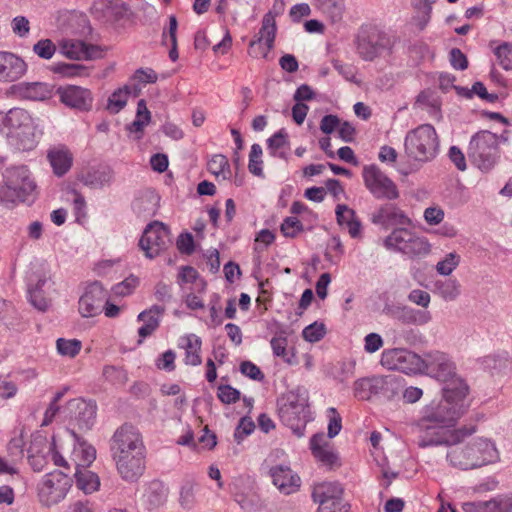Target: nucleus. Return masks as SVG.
<instances>
[{
  "label": "nucleus",
  "instance_id": "nucleus-1",
  "mask_svg": "<svg viewBox=\"0 0 512 512\" xmlns=\"http://www.w3.org/2000/svg\"><path fill=\"white\" fill-rule=\"evenodd\" d=\"M443 397L425 406L416 423L418 445L422 448L442 444H460L478 432L475 423L453 427L468 408L466 397L469 388L464 380H456L443 387Z\"/></svg>",
  "mask_w": 512,
  "mask_h": 512
},
{
  "label": "nucleus",
  "instance_id": "nucleus-2",
  "mask_svg": "<svg viewBox=\"0 0 512 512\" xmlns=\"http://www.w3.org/2000/svg\"><path fill=\"white\" fill-rule=\"evenodd\" d=\"M110 450L116 468L125 481L138 480L146 468V447L137 428L124 424L113 434Z\"/></svg>",
  "mask_w": 512,
  "mask_h": 512
},
{
  "label": "nucleus",
  "instance_id": "nucleus-3",
  "mask_svg": "<svg viewBox=\"0 0 512 512\" xmlns=\"http://www.w3.org/2000/svg\"><path fill=\"white\" fill-rule=\"evenodd\" d=\"M445 444L448 447L446 460L460 470H472L496 463L500 453L496 443L487 437H477L466 444Z\"/></svg>",
  "mask_w": 512,
  "mask_h": 512
},
{
  "label": "nucleus",
  "instance_id": "nucleus-4",
  "mask_svg": "<svg viewBox=\"0 0 512 512\" xmlns=\"http://www.w3.org/2000/svg\"><path fill=\"white\" fill-rule=\"evenodd\" d=\"M278 414L282 423L297 437L304 436L310 418L308 390L298 386L283 394L278 399Z\"/></svg>",
  "mask_w": 512,
  "mask_h": 512
},
{
  "label": "nucleus",
  "instance_id": "nucleus-5",
  "mask_svg": "<svg viewBox=\"0 0 512 512\" xmlns=\"http://www.w3.org/2000/svg\"><path fill=\"white\" fill-rule=\"evenodd\" d=\"M0 131L15 141V145L20 150H32L37 144L33 119L24 109L12 108L8 112L0 111Z\"/></svg>",
  "mask_w": 512,
  "mask_h": 512
},
{
  "label": "nucleus",
  "instance_id": "nucleus-6",
  "mask_svg": "<svg viewBox=\"0 0 512 512\" xmlns=\"http://www.w3.org/2000/svg\"><path fill=\"white\" fill-rule=\"evenodd\" d=\"M440 141L435 128L421 124L410 130L404 140L406 156L420 164L432 161L439 152Z\"/></svg>",
  "mask_w": 512,
  "mask_h": 512
},
{
  "label": "nucleus",
  "instance_id": "nucleus-7",
  "mask_svg": "<svg viewBox=\"0 0 512 512\" xmlns=\"http://www.w3.org/2000/svg\"><path fill=\"white\" fill-rule=\"evenodd\" d=\"M383 246L392 252L400 253L411 260H420L431 253V244L427 238L404 227L394 228L383 239Z\"/></svg>",
  "mask_w": 512,
  "mask_h": 512
},
{
  "label": "nucleus",
  "instance_id": "nucleus-8",
  "mask_svg": "<svg viewBox=\"0 0 512 512\" xmlns=\"http://www.w3.org/2000/svg\"><path fill=\"white\" fill-rule=\"evenodd\" d=\"M468 156L481 171H490L500 158L498 135L488 130L475 133L469 142Z\"/></svg>",
  "mask_w": 512,
  "mask_h": 512
},
{
  "label": "nucleus",
  "instance_id": "nucleus-9",
  "mask_svg": "<svg viewBox=\"0 0 512 512\" xmlns=\"http://www.w3.org/2000/svg\"><path fill=\"white\" fill-rule=\"evenodd\" d=\"M395 44V37L376 27L361 31L358 36L357 50L360 57L366 61L390 54Z\"/></svg>",
  "mask_w": 512,
  "mask_h": 512
},
{
  "label": "nucleus",
  "instance_id": "nucleus-10",
  "mask_svg": "<svg viewBox=\"0 0 512 512\" xmlns=\"http://www.w3.org/2000/svg\"><path fill=\"white\" fill-rule=\"evenodd\" d=\"M72 486V479L65 473L53 471L47 473L38 485V497L41 504L50 507L61 502Z\"/></svg>",
  "mask_w": 512,
  "mask_h": 512
},
{
  "label": "nucleus",
  "instance_id": "nucleus-11",
  "mask_svg": "<svg viewBox=\"0 0 512 512\" xmlns=\"http://www.w3.org/2000/svg\"><path fill=\"white\" fill-rule=\"evenodd\" d=\"M380 363L388 370H397L405 374H417L424 371V359L405 348L386 349L381 354Z\"/></svg>",
  "mask_w": 512,
  "mask_h": 512
},
{
  "label": "nucleus",
  "instance_id": "nucleus-12",
  "mask_svg": "<svg viewBox=\"0 0 512 512\" xmlns=\"http://www.w3.org/2000/svg\"><path fill=\"white\" fill-rule=\"evenodd\" d=\"M362 176L365 187L376 199L392 201L399 198L397 185L378 166H364Z\"/></svg>",
  "mask_w": 512,
  "mask_h": 512
},
{
  "label": "nucleus",
  "instance_id": "nucleus-13",
  "mask_svg": "<svg viewBox=\"0 0 512 512\" xmlns=\"http://www.w3.org/2000/svg\"><path fill=\"white\" fill-rule=\"evenodd\" d=\"M171 244L170 231L163 223L155 221L146 226L139 246L146 257L152 259L166 250Z\"/></svg>",
  "mask_w": 512,
  "mask_h": 512
},
{
  "label": "nucleus",
  "instance_id": "nucleus-14",
  "mask_svg": "<svg viewBox=\"0 0 512 512\" xmlns=\"http://www.w3.org/2000/svg\"><path fill=\"white\" fill-rule=\"evenodd\" d=\"M371 222L384 230L411 226L412 220L400 207L393 203L380 205L372 214Z\"/></svg>",
  "mask_w": 512,
  "mask_h": 512
},
{
  "label": "nucleus",
  "instance_id": "nucleus-15",
  "mask_svg": "<svg viewBox=\"0 0 512 512\" xmlns=\"http://www.w3.org/2000/svg\"><path fill=\"white\" fill-rule=\"evenodd\" d=\"M424 363V371L446 385L456 380H462L456 376L454 363L444 353H430L424 359Z\"/></svg>",
  "mask_w": 512,
  "mask_h": 512
},
{
  "label": "nucleus",
  "instance_id": "nucleus-16",
  "mask_svg": "<svg viewBox=\"0 0 512 512\" xmlns=\"http://www.w3.org/2000/svg\"><path fill=\"white\" fill-rule=\"evenodd\" d=\"M276 36V22L272 12L264 15L259 36L250 42L249 54L255 58H266L273 48Z\"/></svg>",
  "mask_w": 512,
  "mask_h": 512
},
{
  "label": "nucleus",
  "instance_id": "nucleus-17",
  "mask_svg": "<svg viewBox=\"0 0 512 512\" xmlns=\"http://www.w3.org/2000/svg\"><path fill=\"white\" fill-rule=\"evenodd\" d=\"M107 291L99 282L89 284L79 299V312L83 317H93L102 311Z\"/></svg>",
  "mask_w": 512,
  "mask_h": 512
},
{
  "label": "nucleus",
  "instance_id": "nucleus-18",
  "mask_svg": "<svg viewBox=\"0 0 512 512\" xmlns=\"http://www.w3.org/2000/svg\"><path fill=\"white\" fill-rule=\"evenodd\" d=\"M61 53L72 60H95L103 57L100 46L77 39H64L59 43Z\"/></svg>",
  "mask_w": 512,
  "mask_h": 512
},
{
  "label": "nucleus",
  "instance_id": "nucleus-19",
  "mask_svg": "<svg viewBox=\"0 0 512 512\" xmlns=\"http://www.w3.org/2000/svg\"><path fill=\"white\" fill-rule=\"evenodd\" d=\"M57 94L60 101L72 109L89 111L92 108L93 97L90 90L80 86L68 85L59 87Z\"/></svg>",
  "mask_w": 512,
  "mask_h": 512
},
{
  "label": "nucleus",
  "instance_id": "nucleus-20",
  "mask_svg": "<svg viewBox=\"0 0 512 512\" xmlns=\"http://www.w3.org/2000/svg\"><path fill=\"white\" fill-rule=\"evenodd\" d=\"M273 484L280 493L290 495L297 492L301 485L300 477L288 465H275L269 470Z\"/></svg>",
  "mask_w": 512,
  "mask_h": 512
},
{
  "label": "nucleus",
  "instance_id": "nucleus-21",
  "mask_svg": "<svg viewBox=\"0 0 512 512\" xmlns=\"http://www.w3.org/2000/svg\"><path fill=\"white\" fill-rule=\"evenodd\" d=\"M27 72V64L18 55L0 51V82H15Z\"/></svg>",
  "mask_w": 512,
  "mask_h": 512
},
{
  "label": "nucleus",
  "instance_id": "nucleus-22",
  "mask_svg": "<svg viewBox=\"0 0 512 512\" xmlns=\"http://www.w3.org/2000/svg\"><path fill=\"white\" fill-rule=\"evenodd\" d=\"M11 91L18 98L32 101H44L52 96V87L43 82H20Z\"/></svg>",
  "mask_w": 512,
  "mask_h": 512
},
{
  "label": "nucleus",
  "instance_id": "nucleus-23",
  "mask_svg": "<svg viewBox=\"0 0 512 512\" xmlns=\"http://www.w3.org/2000/svg\"><path fill=\"white\" fill-rule=\"evenodd\" d=\"M69 408L73 412V420L82 431L90 430L96 420V405L82 399H74L69 402Z\"/></svg>",
  "mask_w": 512,
  "mask_h": 512
},
{
  "label": "nucleus",
  "instance_id": "nucleus-24",
  "mask_svg": "<svg viewBox=\"0 0 512 512\" xmlns=\"http://www.w3.org/2000/svg\"><path fill=\"white\" fill-rule=\"evenodd\" d=\"M4 178L7 183L11 184L26 197L31 195L36 188V184L31 178L30 171L25 166H16L7 169Z\"/></svg>",
  "mask_w": 512,
  "mask_h": 512
},
{
  "label": "nucleus",
  "instance_id": "nucleus-25",
  "mask_svg": "<svg viewBox=\"0 0 512 512\" xmlns=\"http://www.w3.org/2000/svg\"><path fill=\"white\" fill-rule=\"evenodd\" d=\"M466 512H512V495H500L489 501L464 504Z\"/></svg>",
  "mask_w": 512,
  "mask_h": 512
},
{
  "label": "nucleus",
  "instance_id": "nucleus-26",
  "mask_svg": "<svg viewBox=\"0 0 512 512\" xmlns=\"http://www.w3.org/2000/svg\"><path fill=\"white\" fill-rule=\"evenodd\" d=\"M343 489L337 482H324L316 485L313 489L312 497L314 502L319 503V507L332 506V504L342 503L340 497Z\"/></svg>",
  "mask_w": 512,
  "mask_h": 512
},
{
  "label": "nucleus",
  "instance_id": "nucleus-27",
  "mask_svg": "<svg viewBox=\"0 0 512 512\" xmlns=\"http://www.w3.org/2000/svg\"><path fill=\"white\" fill-rule=\"evenodd\" d=\"M310 449L313 456L323 465L332 467L338 461L337 454L333 451L323 433H317L311 438Z\"/></svg>",
  "mask_w": 512,
  "mask_h": 512
},
{
  "label": "nucleus",
  "instance_id": "nucleus-28",
  "mask_svg": "<svg viewBox=\"0 0 512 512\" xmlns=\"http://www.w3.org/2000/svg\"><path fill=\"white\" fill-rule=\"evenodd\" d=\"M165 312V307L160 305H153L149 309L142 311L137 319L142 321L144 324L138 329L140 340L138 343H142V339L153 334L154 331L160 325V319Z\"/></svg>",
  "mask_w": 512,
  "mask_h": 512
},
{
  "label": "nucleus",
  "instance_id": "nucleus-29",
  "mask_svg": "<svg viewBox=\"0 0 512 512\" xmlns=\"http://www.w3.org/2000/svg\"><path fill=\"white\" fill-rule=\"evenodd\" d=\"M47 158L56 176L65 175L73 163V155L64 145H58L48 151Z\"/></svg>",
  "mask_w": 512,
  "mask_h": 512
},
{
  "label": "nucleus",
  "instance_id": "nucleus-30",
  "mask_svg": "<svg viewBox=\"0 0 512 512\" xmlns=\"http://www.w3.org/2000/svg\"><path fill=\"white\" fill-rule=\"evenodd\" d=\"M113 175V170L110 167H97L82 173L80 180L84 185L90 188L99 189L110 185L113 180Z\"/></svg>",
  "mask_w": 512,
  "mask_h": 512
},
{
  "label": "nucleus",
  "instance_id": "nucleus-31",
  "mask_svg": "<svg viewBox=\"0 0 512 512\" xmlns=\"http://www.w3.org/2000/svg\"><path fill=\"white\" fill-rule=\"evenodd\" d=\"M160 197L152 190L145 191L133 202V210L141 216L149 217L154 216L158 206Z\"/></svg>",
  "mask_w": 512,
  "mask_h": 512
},
{
  "label": "nucleus",
  "instance_id": "nucleus-32",
  "mask_svg": "<svg viewBox=\"0 0 512 512\" xmlns=\"http://www.w3.org/2000/svg\"><path fill=\"white\" fill-rule=\"evenodd\" d=\"M77 445L74 447L76 468H86L96 459V449L86 441L80 439L75 432H72Z\"/></svg>",
  "mask_w": 512,
  "mask_h": 512
},
{
  "label": "nucleus",
  "instance_id": "nucleus-33",
  "mask_svg": "<svg viewBox=\"0 0 512 512\" xmlns=\"http://www.w3.org/2000/svg\"><path fill=\"white\" fill-rule=\"evenodd\" d=\"M381 386L379 376L361 378L354 382V395L360 400H369L372 396H377V389Z\"/></svg>",
  "mask_w": 512,
  "mask_h": 512
},
{
  "label": "nucleus",
  "instance_id": "nucleus-34",
  "mask_svg": "<svg viewBox=\"0 0 512 512\" xmlns=\"http://www.w3.org/2000/svg\"><path fill=\"white\" fill-rule=\"evenodd\" d=\"M76 486L85 494H90L99 489L100 479L98 475L87 468H76Z\"/></svg>",
  "mask_w": 512,
  "mask_h": 512
},
{
  "label": "nucleus",
  "instance_id": "nucleus-35",
  "mask_svg": "<svg viewBox=\"0 0 512 512\" xmlns=\"http://www.w3.org/2000/svg\"><path fill=\"white\" fill-rule=\"evenodd\" d=\"M318 9L325 14L333 23L342 20L345 11L344 0H315Z\"/></svg>",
  "mask_w": 512,
  "mask_h": 512
},
{
  "label": "nucleus",
  "instance_id": "nucleus-36",
  "mask_svg": "<svg viewBox=\"0 0 512 512\" xmlns=\"http://www.w3.org/2000/svg\"><path fill=\"white\" fill-rule=\"evenodd\" d=\"M415 105L422 110H426L432 117L439 118L440 103L434 92L430 90L422 91L417 96Z\"/></svg>",
  "mask_w": 512,
  "mask_h": 512
},
{
  "label": "nucleus",
  "instance_id": "nucleus-37",
  "mask_svg": "<svg viewBox=\"0 0 512 512\" xmlns=\"http://www.w3.org/2000/svg\"><path fill=\"white\" fill-rule=\"evenodd\" d=\"M144 497L151 507H159L167 499V489L161 482L153 481L148 485Z\"/></svg>",
  "mask_w": 512,
  "mask_h": 512
},
{
  "label": "nucleus",
  "instance_id": "nucleus-38",
  "mask_svg": "<svg viewBox=\"0 0 512 512\" xmlns=\"http://www.w3.org/2000/svg\"><path fill=\"white\" fill-rule=\"evenodd\" d=\"M201 350V339L195 334H190L186 337L185 346V364L197 366L200 365L202 360L199 354Z\"/></svg>",
  "mask_w": 512,
  "mask_h": 512
},
{
  "label": "nucleus",
  "instance_id": "nucleus-39",
  "mask_svg": "<svg viewBox=\"0 0 512 512\" xmlns=\"http://www.w3.org/2000/svg\"><path fill=\"white\" fill-rule=\"evenodd\" d=\"M130 92V85L115 90L108 98L106 109L112 114L119 113L126 106Z\"/></svg>",
  "mask_w": 512,
  "mask_h": 512
},
{
  "label": "nucleus",
  "instance_id": "nucleus-40",
  "mask_svg": "<svg viewBox=\"0 0 512 512\" xmlns=\"http://www.w3.org/2000/svg\"><path fill=\"white\" fill-rule=\"evenodd\" d=\"M436 289L444 301H454L461 293V285L456 279H446L436 282Z\"/></svg>",
  "mask_w": 512,
  "mask_h": 512
},
{
  "label": "nucleus",
  "instance_id": "nucleus-41",
  "mask_svg": "<svg viewBox=\"0 0 512 512\" xmlns=\"http://www.w3.org/2000/svg\"><path fill=\"white\" fill-rule=\"evenodd\" d=\"M287 138V133L281 129L267 140L268 150L272 156L282 159L286 158L283 148L288 146Z\"/></svg>",
  "mask_w": 512,
  "mask_h": 512
},
{
  "label": "nucleus",
  "instance_id": "nucleus-42",
  "mask_svg": "<svg viewBox=\"0 0 512 512\" xmlns=\"http://www.w3.org/2000/svg\"><path fill=\"white\" fill-rule=\"evenodd\" d=\"M28 199L21 192L17 191L11 184L5 183L0 185V203L5 206L15 205L18 202H25Z\"/></svg>",
  "mask_w": 512,
  "mask_h": 512
},
{
  "label": "nucleus",
  "instance_id": "nucleus-43",
  "mask_svg": "<svg viewBox=\"0 0 512 512\" xmlns=\"http://www.w3.org/2000/svg\"><path fill=\"white\" fill-rule=\"evenodd\" d=\"M208 170L215 176L227 179L230 176L228 159L222 154H216L208 162Z\"/></svg>",
  "mask_w": 512,
  "mask_h": 512
},
{
  "label": "nucleus",
  "instance_id": "nucleus-44",
  "mask_svg": "<svg viewBox=\"0 0 512 512\" xmlns=\"http://www.w3.org/2000/svg\"><path fill=\"white\" fill-rule=\"evenodd\" d=\"M46 283L45 279H39L35 288L29 289L30 303L39 311L45 312L49 307V301L45 298L42 287Z\"/></svg>",
  "mask_w": 512,
  "mask_h": 512
},
{
  "label": "nucleus",
  "instance_id": "nucleus-45",
  "mask_svg": "<svg viewBox=\"0 0 512 512\" xmlns=\"http://www.w3.org/2000/svg\"><path fill=\"white\" fill-rule=\"evenodd\" d=\"M382 381V386L377 389V396H382L386 399H391L399 393L401 388L399 380L394 376H379Z\"/></svg>",
  "mask_w": 512,
  "mask_h": 512
},
{
  "label": "nucleus",
  "instance_id": "nucleus-46",
  "mask_svg": "<svg viewBox=\"0 0 512 512\" xmlns=\"http://www.w3.org/2000/svg\"><path fill=\"white\" fill-rule=\"evenodd\" d=\"M56 348L60 355L74 358L79 354L82 343L77 339L59 338L56 341Z\"/></svg>",
  "mask_w": 512,
  "mask_h": 512
},
{
  "label": "nucleus",
  "instance_id": "nucleus-47",
  "mask_svg": "<svg viewBox=\"0 0 512 512\" xmlns=\"http://www.w3.org/2000/svg\"><path fill=\"white\" fill-rule=\"evenodd\" d=\"M498 64L506 71L512 70V43L504 42L494 49Z\"/></svg>",
  "mask_w": 512,
  "mask_h": 512
},
{
  "label": "nucleus",
  "instance_id": "nucleus-48",
  "mask_svg": "<svg viewBox=\"0 0 512 512\" xmlns=\"http://www.w3.org/2000/svg\"><path fill=\"white\" fill-rule=\"evenodd\" d=\"M262 147L259 144H253L249 154L248 169L250 173L257 177H264L262 169Z\"/></svg>",
  "mask_w": 512,
  "mask_h": 512
},
{
  "label": "nucleus",
  "instance_id": "nucleus-49",
  "mask_svg": "<svg viewBox=\"0 0 512 512\" xmlns=\"http://www.w3.org/2000/svg\"><path fill=\"white\" fill-rule=\"evenodd\" d=\"M460 255L456 252L448 253L445 258L436 265V271L442 276H449L459 265Z\"/></svg>",
  "mask_w": 512,
  "mask_h": 512
},
{
  "label": "nucleus",
  "instance_id": "nucleus-50",
  "mask_svg": "<svg viewBox=\"0 0 512 512\" xmlns=\"http://www.w3.org/2000/svg\"><path fill=\"white\" fill-rule=\"evenodd\" d=\"M287 338L285 336H275L271 339L270 345L273 351V354L276 357H281L287 364L293 365L295 362L293 361V356L289 357L287 353Z\"/></svg>",
  "mask_w": 512,
  "mask_h": 512
},
{
  "label": "nucleus",
  "instance_id": "nucleus-51",
  "mask_svg": "<svg viewBox=\"0 0 512 512\" xmlns=\"http://www.w3.org/2000/svg\"><path fill=\"white\" fill-rule=\"evenodd\" d=\"M52 70L64 77L87 75V68L80 64L59 63L54 65Z\"/></svg>",
  "mask_w": 512,
  "mask_h": 512
},
{
  "label": "nucleus",
  "instance_id": "nucleus-52",
  "mask_svg": "<svg viewBox=\"0 0 512 512\" xmlns=\"http://www.w3.org/2000/svg\"><path fill=\"white\" fill-rule=\"evenodd\" d=\"M33 52L38 57L49 60L56 52V45L50 39H41L33 45Z\"/></svg>",
  "mask_w": 512,
  "mask_h": 512
},
{
  "label": "nucleus",
  "instance_id": "nucleus-53",
  "mask_svg": "<svg viewBox=\"0 0 512 512\" xmlns=\"http://www.w3.org/2000/svg\"><path fill=\"white\" fill-rule=\"evenodd\" d=\"M325 333L326 329L324 324L314 322L303 329L302 336L306 341L315 343L320 341Z\"/></svg>",
  "mask_w": 512,
  "mask_h": 512
},
{
  "label": "nucleus",
  "instance_id": "nucleus-54",
  "mask_svg": "<svg viewBox=\"0 0 512 512\" xmlns=\"http://www.w3.org/2000/svg\"><path fill=\"white\" fill-rule=\"evenodd\" d=\"M240 395V391L230 385L218 386L217 397L224 404L236 403Z\"/></svg>",
  "mask_w": 512,
  "mask_h": 512
},
{
  "label": "nucleus",
  "instance_id": "nucleus-55",
  "mask_svg": "<svg viewBox=\"0 0 512 512\" xmlns=\"http://www.w3.org/2000/svg\"><path fill=\"white\" fill-rule=\"evenodd\" d=\"M179 503L184 509H191L195 504V492L194 485L192 483H186L181 487Z\"/></svg>",
  "mask_w": 512,
  "mask_h": 512
},
{
  "label": "nucleus",
  "instance_id": "nucleus-56",
  "mask_svg": "<svg viewBox=\"0 0 512 512\" xmlns=\"http://www.w3.org/2000/svg\"><path fill=\"white\" fill-rule=\"evenodd\" d=\"M280 228L284 236L293 238L303 230V225L296 217H287Z\"/></svg>",
  "mask_w": 512,
  "mask_h": 512
},
{
  "label": "nucleus",
  "instance_id": "nucleus-57",
  "mask_svg": "<svg viewBox=\"0 0 512 512\" xmlns=\"http://www.w3.org/2000/svg\"><path fill=\"white\" fill-rule=\"evenodd\" d=\"M328 437L334 438L339 434L342 428V418L334 407L328 409Z\"/></svg>",
  "mask_w": 512,
  "mask_h": 512
},
{
  "label": "nucleus",
  "instance_id": "nucleus-58",
  "mask_svg": "<svg viewBox=\"0 0 512 512\" xmlns=\"http://www.w3.org/2000/svg\"><path fill=\"white\" fill-rule=\"evenodd\" d=\"M240 372L245 375L246 377L255 380V381H262L264 379V374L261 371V369L255 365L251 361H243L240 364Z\"/></svg>",
  "mask_w": 512,
  "mask_h": 512
},
{
  "label": "nucleus",
  "instance_id": "nucleus-59",
  "mask_svg": "<svg viewBox=\"0 0 512 512\" xmlns=\"http://www.w3.org/2000/svg\"><path fill=\"white\" fill-rule=\"evenodd\" d=\"M254 429H255V424L250 418H248V417L241 418V420L235 430V433H234V437H235L236 441L238 443H240L244 439V437L251 434L254 431Z\"/></svg>",
  "mask_w": 512,
  "mask_h": 512
},
{
  "label": "nucleus",
  "instance_id": "nucleus-60",
  "mask_svg": "<svg viewBox=\"0 0 512 512\" xmlns=\"http://www.w3.org/2000/svg\"><path fill=\"white\" fill-rule=\"evenodd\" d=\"M335 213L337 222L341 226H347L348 223L356 218L355 211L345 204H338Z\"/></svg>",
  "mask_w": 512,
  "mask_h": 512
},
{
  "label": "nucleus",
  "instance_id": "nucleus-61",
  "mask_svg": "<svg viewBox=\"0 0 512 512\" xmlns=\"http://www.w3.org/2000/svg\"><path fill=\"white\" fill-rule=\"evenodd\" d=\"M138 285V278L130 276L113 287V292L118 296L129 295Z\"/></svg>",
  "mask_w": 512,
  "mask_h": 512
},
{
  "label": "nucleus",
  "instance_id": "nucleus-62",
  "mask_svg": "<svg viewBox=\"0 0 512 512\" xmlns=\"http://www.w3.org/2000/svg\"><path fill=\"white\" fill-rule=\"evenodd\" d=\"M408 300L418 306L427 308L431 302V296L428 292L421 289H413L407 296Z\"/></svg>",
  "mask_w": 512,
  "mask_h": 512
},
{
  "label": "nucleus",
  "instance_id": "nucleus-63",
  "mask_svg": "<svg viewBox=\"0 0 512 512\" xmlns=\"http://www.w3.org/2000/svg\"><path fill=\"white\" fill-rule=\"evenodd\" d=\"M472 94L478 95L481 99L486 100L489 103H494L498 99V95L494 93H488L486 87L482 82H475L472 85L471 91L468 92L466 95L468 97H471Z\"/></svg>",
  "mask_w": 512,
  "mask_h": 512
},
{
  "label": "nucleus",
  "instance_id": "nucleus-64",
  "mask_svg": "<svg viewBox=\"0 0 512 512\" xmlns=\"http://www.w3.org/2000/svg\"><path fill=\"white\" fill-rule=\"evenodd\" d=\"M12 30L19 37H26L30 31L29 20L24 16H17L12 20Z\"/></svg>",
  "mask_w": 512,
  "mask_h": 512
}]
</instances>
